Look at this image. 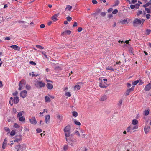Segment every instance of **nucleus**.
<instances>
[{"label":"nucleus","mask_w":151,"mask_h":151,"mask_svg":"<svg viewBox=\"0 0 151 151\" xmlns=\"http://www.w3.org/2000/svg\"><path fill=\"white\" fill-rule=\"evenodd\" d=\"M65 133V136L66 141L72 146L74 145L73 141L69 137L70 134V126H67L64 129Z\"/></svg>","instance_id":"1"},{"label":"nucleus","mask_w":151,"mask_h":151,"mask_svg":"<svg viewBox=\"0 0 151 151\" xmlns=\"http://www.w3.org/2000/svg\"><path fill=\"white\" fill-rule=\"evenodd\" d=\"M144 21L145 19L142 18H135L132 22V24L133 25L134 27H137L138 25L140 24H141V26H142Z\"/></svg>","instance_id":"2"},{"label":"nucleus","mask_w":151,"mask_h":151,"mask_svg":"<svg viewBox=\"0 0 151 151\" xmlns=\"http://www.w3.org/2000/svg\"><path fill=\"white\" fill-rule=\"evenodd\" d=\"M15 149H17V151H22L26 149V145L25 144L19 145L15 146Z\"/></svg>","instance_id":"3"},{"label":"nucleus","mask_w":151,"mask_h":151,"mask_svg":"<svg viewBox=\"0 0 151 151\" xmlns=\"http://www.w3.org/2000/svg\"><path fill=\"white\" fill-rule=\"evenodd\" d=\"M35 86L37 88H40L44 87L45 86V83L41 81H37V83L35 84Z\"/></svg>","instance_id":"4"},{"label":"nucleus","mask_w":151,"mask_h":151,"mask_svg":"<svg viewBox=\"0 0 151 151\" xmlns=\"http://www.w3.org/2000/svg\"><path fill=\"white\" fill-rule=\"evenodd\" d=\"M26 84V81L25 80L23 79L21 80L19 83V88L18 90H21L23 87Z\"/></svg>","instance_id":"5"},{"label":"nucleus","mask_w":151,"mask_h":151,"mask_svg":"<svg viewBox=\"0 0 151 151\" xmlns=\"http://www.w3.org/2000/svg\"><path fill=\"white\" fill-rule=\"evenodd\" d=\"M27 94V91L25 90H24L21 92L20 93V96L23 98H24L26 97Z\"/></svg>","instance_id":"6"},{"label":"nucleus","mask_w":151,"mask_h":151,"mask_svg":"<svg viewBox=\"0 0 151 151\" xmlns=\"http://www.w3.org/2000/svg\"><path fill=\"white\" fill-rule=\"evenodd\" d=\"M15 139L14 140V142H18L19 141H21L22 139L21 135L19 134V135H16L15 137Z\"/></svg>","instance_id":"7"},{"label":"nucleus","mask_w":151,"mask_h":151,"mask_svg":"<svg viewBox=\"0 0 151 151\" xmlns=\"http://www.w3.org/2000/svg\"><path fill=\"white\" fill-rule=\"evenodd\" d=\"M29 121L31 123L33 124H36L37 123L36 119L35 117L30 119Z\"/></svg>","instance_id":"8"},{"label":"nucleus","mask_w":151,"mask_h":151,"mask_svg":"<svg viewBox=\"0 0 151 151\" xmlns=\"http://www.w3.org/2000/svg\"><path fill=\"white\" fill-rule=\"evenodd\" d=\"M59 14L57 13L55 14L53 16L51 17V19L54 22H55L56 21L58 20V17L59 15Z\"/></svg>","instance_id":"9"},{"label":"nucleus","mask_w":151,"mask_h":151,"mask_svg":"<svg viewBox=\"0 0 151 151\" xmlns=\"http://www.w3.org/2000/svg\"><path fill=\"white\" fill-rule=\"evenodd\" d=\"M151 88V83L150 82L144 88V90L145 91H149Z\"/></svg>","instance_id":"10"},{"label":"nucleus","mask_w":151,"mask_h":151,"mask_svg":"<svg viewBox=\"0 0 151 151\" xmlns=\"http://www.w3.org/2000/svg\"><path fill=\"white\" fill-rule=\"evenodd\" d=\"M134 86H132L130 88L127 89L126 91L125 95L126 96L128 95L131 91L134 90Z\"/></svg>","instance_id":"11"},{"label":"nucleus","mask_w":151,"mask_h":151,"mask_svg":"<svg viewBox=\"0 0 151 151\" xmlns=\"http://www.w3.org/2000/svg\"><path fill=\"white\" fill-rule=\"evenodd\" d=\"M45 122L46 124H48L50 122V116L49 115H46L45 116Z\"/></svg>","instance_id":"12"},{"label":"nucleus","mask_w":151,"mask_h":151,"mask_svg":"<svg viewBox=\"0 0 151 151\" xmlns=\"http://www.w3.org/2000/svg\"><path fill=\"white\" fill-rule=\"evenodd\" d=\"M10 47L15 50H19L20 49V47H18L16 45H13L10 46Z\"/></svg>","instance_id":"13"},{"label":"nucleus","mask_w":151,"mask_h":151,"mask_svg":"<svg viewBox=\"0 0 151 151\" xmlns=\"http://www.w3.org/2000/svg\"><path fill=\"white\" fill-rule=\"evenodd\" d=\"M150 126H147L144 128L145 132L146 134H147L150 131Z\"/></svg>","instance_id":"14"},{"label":"nucleus","mask_w":151,"mask_h":151,"mask_svg":"<svg viewBox=\"0 0 151 151\" xmlns=\"http://www.w3.org/2000/svg\"><path fill=\"white\" fill-rule=\"evenodd\" d=\"M19 101V99L18 97L16 96L13 99V100L12 101L13 102H14V103L16 104L18 103Z\"/></svg>","instance_id":"15"},{"label":"nucleus","mask_w":151,"mask_h":151,"mask_svg":"<svg viewBox=\"0 0 151 151\" xmlns=\"http://www.w3.org/2000/svg\"><path fill=\"white\" fill-rule=\"evenodd\" d=\"M47 88L51 90L53 88V85L50 83H47L46 85Z\"/></svg>","instance_id":"16"},{"label":"nucleus","mask_w":151,"mask_h":151,"mask_svg":"<svg viewBox=\"0 0 151 151\" xmlns=\"http://www.w3.org/2000/svg\"><path fill=\"white\" fill-rule=\"evenodd\" d=\"M107 99V96L106 95H104L100 98V100L101 101H104Z\"/></svg>","instance_id":"17"},{"label":"nucleus","mask_w":151,"mask_h":151,"mask_svg":"<svg viewBox=\"0 0 151 151\" xmlns=\"http://www.w3.org/2000/svg\"><path fill=\"white\" fill-rule=\"evenodd\" d=\"M108 86V85L107 86H106L105 85H103V86H102V81L100 83H99V87L102 88H107Z\"/></svg>","instance_id":"18"},{"label":"nucleus","mask_w":151,"mask_h":151,"mask_svg":"<svg viewBox=\"0 0 151 151\" xmlns=\"http://www.w3.org/2000/svg\"><path fill=\"white\" fill-rule=\"evenodd\" d=\"M133 125H136L138 123V121L136 119H133L132 122Z\"/></svg>","instance_id":"19"},{"label":"nucleus","mask_w":151,"mask_h":151,"mask_svg":"<svg viewBox=\"0 0 151 151\" xmlns=\"http://www.w3.org/2000/svg\"><path fill=\"white\" fill-rule=\"evenodd\" d=\"M74 122L75 124L77 125L80 126L81 124L80 122L76 119H74Z\"/></svg>","instance_id":"20"},{"label":"nucleus","mask_w":151,"mask_h":151,"mask_svg":"<svg viewBox=\"0 0 151 151\" xmlns=\"http://www.w3.org/2000/svg\"><path fill=\"white\" fill-rule=\"evenodd\" d=\"M130 126L131 127V128L132 129V131L133 130L135 129H137L138 128V126L137 125L134 126L133 125H131Z\"/></svg>","instance_id":"21"},{"label":"nucleus","mask_w":151,"mask_h":151,"mask_svg":"<svg viewBox=\"0 0 151 151\" xmlns=\"http://www.w3.org/2000/svg\"><path fill=\"white\" fill-rule=\"evenodd\" d=\"M45 98L46 102H50V98L47 96H45Z\"/></svg>","instance_id":"22"},{"label":"nucleus","mask_w":151,"mask_h":151,"mask_svg":"<svg viewBox=\"0 0 151 151\" xmlns=\"http://www.w3.org/2000/svg\"><path fill=\"white\" fill-rule=\"evenodd\" d=\"M72 8V6L69 5H67L66 6V8L65 9V10L66 11V10H68L69 11H70L71 9Z\"/></svg>","instance_id":"23"},{"label":"nucleus","mask_w":151,"mask_h":151,"mask_svg":"<svg viewBox=\"0 0 151 151\" xmlns=\"http://www.w3.org/2000/svg\"><path fill=\"white\" fill-rule=\"evenodd\" d=\"M80 88V86L79 85H76L74 87V89L75 90L78 91L79 90Z\"/></svg>","instance_id":"24"},{"label":"nucleus","mask_w":151,"mask_h":151,"mask_svg":"<svg viewBox=\"0 0 151 151\" xmlns=\"http://www.w3.org/2000/svg\"><path fill=\"white\" fill-rule=\"evenodd\" d=\"M19 120L21 122L25 121V118L24 116H22L19 118Z\"/></svg>","instance_id":"25"},{"label":"nucleus","mask_w":151,"mask_h":151,"mask_svg":"<svg viewBox=\"0 0 151 151\" xmlns=\"http://www.w3.org/2000/svg\"><path fill=\"white\" fill-rule=\"evenodd\" d=\"M151 5V3L150 2H147L143 6L144 7L147 8L146 7L148 6L149 5Z\"/></svg>","instance_id":"26"},{"label":"nucleus","mask_w":151,"mask_h":151,"mask_svg":"<svg viewBox=\"0 0 151 151\" xmlns=\"http://www.w3.org/2000/svg\"><path fill=\"white\" fill-rule=\"evenodd\" d=\"M54 70L56 71H58L61 70V69L60 67L57 66L55 68Z\"/></svg>","instance_id":"27"},{"label":"nucleus","mask_w":151,"mask_h":151,"mask_svg":"<svg viewBox=\"0 0 151 151\" xmlns=\"http://www.w3.org/2000/svg\"><path fill=\"white\" fill-rule=\"evenodd\" d=\"M40 52L47 59H48L49 58H48L47 55H46V53L43 51H40Z\"/></svg>","instance_id":"28"},{"label":"nucleus","mask_w":151,"mask_h":151,"mask_svg":"<svg viewBox=\"0 0 151 151\" xmlns=\"http://www.w3.org/2000/svg\"><path fill=\"white\" fill-rule=\"evenodd\" d=\"M72 115L75 117H76L78 115V113L76 111H73L72 112Z\"/></svg>","instance_id":"29"},{"label":"nucleus","mask_w":151,"mask_h":151,"mask_svg":"<svg viewBox=\"0 0 151 151\" xmlns=\"http://www.w3.org/2000/svg\"><path fill=\"white\" fill-rule=\"evenodd\" d=\"M144 114L145 116H147L149 114V111L148 110H145L144 111Z\"/></svg>","instance_id":"30"},{"label":"nucleus","mask_w":151,"mask_h":151,"mask_svg":"<svg viewBox=\"0 0 151 151\" xmlns=\"http://www.w3.org/2000/svg\"><path fill=\"white\" fill-rule=\"evenodd\" d=\"M130 126H129L127 129V132H129L131 133L132 132V129L131 128Z\"/></svg>","instance_id":"31"},{"label":"nucleus","mask_w":151,"mask_h":151,"mask_svg":"<svg viewBox=\"0 0 151 151\" xmlns=\"http://www.w3.org/2000/svg\"><path fill=\"white\" fill-rule=\"evenodd\" d=\"M119 1L118 0H117L115 2V4L113 6H111L112 7H114L116 6H117L119 4Z\"/></svg>","instance_id":"32"},{"label":"nucleus","mask_w":151,"mask_h":151,"mask_svg":"<svg viewBox=\"0 0 151 151\" xmlns=\"http://www.w3.org/2000/svg\"><path fill=\"white\" fill-rule=\"evenodd\" d=\"M151 32V30L150 29H147L146 30V33L145 34L147 35H148Z\"/></svg>","instance_id":"33"},{"label":"nucleus","mask_w":151,"mask_h":151,"mask_svg":"<svg viewBox=\"0 0 151 151\" xmlns=\"http://www.w3.org/2000/svg\"><path fill=\"white\" fill-rule=\"evenodd\" d=\"M35 46L36 48L40 49L42 50L44 49V47H43L39 45H36Z\"/></svg>","instance_id":"34"},{"label":"nucleus","mask_w":151,"mask_h":151,"mask_svg":"<svg viewBox=\"0 0 151 151\" xmlns=\"http://www.w3.org/2000/svg\"><path fill=\"white\" fill-rule=\"evenodd\" d=\"M106 69L108 70L114 71V69L111 67H108L106 68Z\"/></svg>","instance_id":"35"},{"label":"nucleus","mask_w":151,"mask_h":151,"mask_svg":"<svg viewBox=\"0 0 151 151\" xmlns=\"http://www.w3.org/2000/svg\"><path fill=\"white\" fill-rule=\"evenodd\" d=\"M56 116L57 118L58 119H59V120L60 121H61V120H62V117H61L60 115L59 114L57 115H56Z\"/></svg>","instance_id":"36"},{"label":"nucleus","mask_w":151,"mask_h":151,"mask_svg":"<svg viewBox=\"0 0 151 151\" xmlns=\"http://www.w3.org/2000/svg\"><path fill=\"white\" fill-rule=\"evenodd\" d=\"M26 88L27 90H29L31 89V87L29 85L27 84L26 86Z\"/></svg>","instance_id":"37"},{"label":"nucleus","mask_w":151,"mask_h":151,"mask_svg":"<svg viewBox=\"0 0 151 151\" xmlns=\"http://www.w3.org/2000/svg\"><path fill=\"white\" fill-rule=\"evenodd\" d=\"M87 149L86 147H81L79 151H86Z\"/></svg>","instance_id":"38"},{"label":"nucleus","mask_w":151,"mask_h":151,"mask_svg":"<svg viewBox=\"0 0 151 151\" xmlns=\"http://www.w3.org/2000/svg\"><path fill=\"white\" fill-rule=\"evenodd\" d=\"M137 1V0H132L131 1H129V3L130 4H135Z\"/></svg>","instance_id":"39"},{"label":"nucleus","mask_w":151,"mask_h":151,"mask_svg":"<svg viewBox=\"0 0 151 151\" xmlns=\"http://www.w3.org/2000/svg\"><path fill=\"white\" fill-rule=\"evenodd\" d=\"M15 133L16 132L14 130H13L11 132L10 135L11 136H13L15 135Z\"/></svg>","instance_id":"40"},{"label":"nucleus","mask_w":151,"mask_h":151,"mask_svg":"<svg viewBox=\"0 0 151 151\" xmlns=\"http://www.w3.org/2000/svg\"><path fill=\"white\" fill-rule=\"evenodd\" d=\"M127 22V19H124L122 20H121L120 21V22L122 24H125Z\"/></svg>","instance_id":"41"},{"label":"nucleus","mask_w":151,"mask_h":151,"mask_svg":"<svg viewBox=\"0 0 151 151\" xmlns=\"http://www.w3.org/2000/svg\"><path fill=\"white\" fill-rule=\"evenodd\" d=\"M122 102V99H121L119 100V103L118 104V105L120 107V108L121 106Z\"/></svg>","instance_id":"42"},{"label":"nucleus","mask_w":151,"mask_h":151,"mask_svg":"<svg viewBox=\"0 0 151 151\" xmlns=\"http://www.w3.org/2000/svg\"><path fill=\"white\" fill-rule=\"evenodd\" d=\"M23 114L22 112H19L17 115V117H20L22 116V115Z\"/></svg>","instance_id":"43"},{"label":"nucleus","mask_w":151,"mask_h":151,"mask_svg":"<svg viewBox=\"0 0 151 151\" xmlns=\"http://www.w3.org/2000/svg\"><path fill=\"white\" fill-rule=\"evenodd\" d=\"M139 82V81L137 80L132 83V85L135 86Z\"/></svg>","instance_id":"44"},{"label":"nucleus","mask_w":151,"mask_h":151,"mask_svg":"<svg viewBox=\"0 0 151 151\" xmlns=\"http://www.w3.org/2000/svg\"><path fill=\"white\" fill-rule=\"evenodd\" d=\"M13 127L15 128H19L20 127L17 124L15 123Z\"/></svg>","instance_id":"45"},{"label":"nucleus","mask_w":151,"mask_h":151,"mask_svg":"<svg viewBox=\"0 0 151 151\" xmlns=\"http://www.w3.org/2000/svg\"><path fill=\"white\" fill-rule=\"evenodd\" d=\"M134 5L136 7V9H137L139 8L140 6V4H139L136 3Z\"/></svg>","instance_id":"46"},{"label":"nucleus","mask_w":151,"mask_h":151,"mask_svg":"<svg viewBox=\"0 0 151 151\" xmlns=\"http://www.w3.org/2000/svg\"><path fill=\"white\" fill-rule=\"evenodd\" d=\"M118 12V10L117 9H114V10L113 11H112V14H116Z\"/></svg>","instance_id":"47"},{"label":"nucleus","mask_w":151,"mask_h":151,"mask_svg":"<svg viewBox=\"0 0 151 151\" xmlns=\"http://www.w3.org/2000/svg\"><path fill=\"white\" fill-rule=\"evenodd\" d=\"M118 42L119 43H120L121 42V43H126L127 44H128L129 43V41L126 40L124 42V41H123L119 40L118 41Z\"/></svg>","instance_id":"48"},{"label":"nucleus","mask_w":151,"mask_h":151,"mask_svg":"<svg viewBox=\"0 0 151 151\" xmlns=\"http://www.w3.org/2000/svg\"><path fill=\"white\" fill-rule=\"evenodd\" d=\"M4 129L6 131L8 132H9L10 131V129L8 127H6L4 128Z\"/></svg>","instance_id":"49"},{"label":"nucleus","mask_w":151,"mask_h":151,"mask_svg":"<svg viewBox=\"0 0 151 151\" xmlns=\"http://www.w3.org/2000/svg\"><path fill=\"white\" fill-rule=\"evenodd\" d=\"M65 95L68 97H70L71 96V94L70 92H68L65 93Z\"/></svg>","instance_id":"50"},{"label":"nucleus","mask_w":151,"mask_h":151,"mask_svg":"<svg viewBox=\"0 0 151 151\" xmlns=\"http://www.w3.org/2000/svg\"><path fill=\"white\" fill-rule=\"evenodd\" d=\"M42 131V129L40 128H37L36 129V132L37 133H40Z\"/></svg>","instance_id":"51"},{"label":"nucleus","mask_w":151,"mask_h":151,"mask_svg":"<svg viewBox=\"0 0 151 151\" xmlns=\"http://www.w3.org/2000/svg\"><path fill=\"white\" fill-rule=\"evenodd\" d=\"M66 19L67 20V21L70 22L71 21V20L72 19V18L71 17L68 16L67 17Z\"/></svg>","instance_id":"52"},{"label":"nucleus","mask_w":151,"mask_h":151,"mask_svg":"<svg viewBox=\"0 0 151 151\" xmlns=\"http://www.w3.org/2000/svg\"><path fill=\"white\" fill-rule=\"evenodd\" d=\"M65 33H66L68 35H69L71 33V31L69 30H66L65 31Z\"/></svg>","instance_id":"53"},{"label":"nucleus","mask_w":151,"mask_h":151,"mask_svg":"<svg viewBox=\"0 0 151 151\" xmlns=\"http://www.w3.org/2000/svg\"><path fill=\"white\" fill-rule=\"evenodd\" d=\"M142 11L141 10H139L137 13V16H139L140 14H142Z\"/></svg>","instance_id":"54"},{"label":"nucleus","mask_w":151,"mask_h":151,"mask_svg":"<svg viewBox=\"0 0 151 151\" xmlns=\"http://www.w3.org/2000/svg\"><path fill=\"white\" fill-rule=\"evenodd\" d=\"M29 63L33 65H36V63L35 62L33 61H30Z\"/></svg>","instance_id":"55"},{"label":"nucleus","mask_w":151,"mask_h":151,"mask_svg":"<svg viewBox=\"0 0 151 151\" xmlns=\"http://www.w3.org/2000/svg\"><path fill=\"white\" fill-rule=\"evenodd\" d=\"M100 15L102 17H104L106 15V13L105 12H101L100 14Z\"/></svg>","instance_id":"56"},{"label":"nucleus","mask_w":151,"mask_h":151,"mask_svg":"<svg viewBox=\"0 0 151 151\" xmlns=\"http://www.w3.org/2000/svg\"><path fill=\"white\" fill-rule=\"evenodd\" d=\"M145 9L147 11V13H149L151 12L150 10L148 8H145Z\"/></svg>","instance_id":"57"},{"label":"nucleus","mask_w":151,"mask_h":151,"mask_svg":"<svg viewBox=\"0 0 151 151\" xmlns=\"http://www.w3.org/2000/svg\"><path fill=\"white\" fill-rule=\"evenodd\" d=\"M130 7L131 9H134V8L136 9V7L134 5L131 4L130 5Z\"/></svg>","instance_id":"58"},{"label":"nucleus","mask_w":151,"mask_h":151,"mask_svg":"<svg viewBox=\"0 0 151 151\" xmlns=\"http://www.w3.org/2000/svg\"><path fill=\"white\" fill-rule=\"evenodd\" d=\"M68 148V146L67 145H65L63 147V150L64 151H66Z\"/></svg>","instance_id":"59"},{"label":"nucleus","mask_w":151,"mask_h":151,"mask_svg":"<svg viewBox=\"0 0 151 151\" xmlns=\"http://www.w3.org/2000/svg\"><path fill=\"white\" fill-rule=\"evenodd\" d=\"M151 16L149 14H147L146 16V18L147 19H150V18Z\"/></svg>","instance_id":"60"},{"label":"nucleus","mask_w":151,"mask_h":151,"mask_svg":"<svg viewBox=\"0 0 151 151\" xmlns=\"http://www.w3.org/2000/svg\"><path fill=\"white\" fill-rule=\"evenodd\" d=\"M113 10V9L112 8H110L107 10V12L108 13L111 12Z\"/></svg>","instance_id":"61"},{"label":"nucleus","mask_w":151,"mask_h":151,"mask_svg":"<svg viewBox=\"0 0 151 151\" xmlns=\"http://www.w3.org/2000/svg\"><path fill=\"white\" fill-rule=\"evenodd\" d=\"M92 2L93 4H96L98 3L97 1L96 0H93L92 1Z\"/></svg>","instance_id":"62"},{"label":"nucleus","mask_w":151,"mask_h":151,"mask_svg":"<svg viewBox=\"0 0 151 151\" xmlns=\"http://www.w3.org/2000/svg\"><path fill=\"white\" fill-rule=\"evenodd\" d=\"M139 85H141L143 84L144 82L141 80H140L139 81Z\"/></svg>","instance_id":"63"},{"label":"nucleus","mask_w":151,"mask_h":151,"mask_svg":"<svg viewBox=\"0 0 151 151\" xmlns=\"http://www.w3.org/2000/svg\"><path fill=\"white\" fill-rule=\"evenodd\" d=\"M78 31L79 32H80L82 30V28L81 27H79L78 29Z\"/></svg>","instance_id":"64"}]
</instances>
